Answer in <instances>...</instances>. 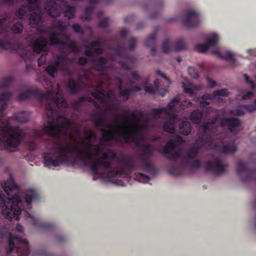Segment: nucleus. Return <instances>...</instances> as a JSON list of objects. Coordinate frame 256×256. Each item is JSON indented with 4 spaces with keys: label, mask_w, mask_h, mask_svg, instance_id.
<instances>
[{
    "label": "nucleus",
    "mask_w": 256,
    "mask_h": 256,
    "mask_svg": "<svg viewBox=\"0 0 256 256\" xmlns=\"http://www.w3.org/2000/svg\"><path fill=\"white\" fill-rule=\"evenodd\" d=\"M81 144L86 147L84 151H81L78 146L69 144L63 146L60 141L55 142L52 152H48L44 155L46 164L53 166H59L68 164L72 158L73 162H80L84 166L92 164L90 170L94 180L98 176V178H106L110 181V178L120 177L123 174V170H110L112 162L102 160V158H98L93 161L92 157L99 156L102 151L100 145L84 142H82Z\"/></svg>",
    "instance_id": "1"
},
{
    "label": "nucleus",
    "mask_w": 256,
    "mask_h": 256,
    "mask_svg": "<svg viewBox=\"0 0 256 256\" xmlns=\"http://www.w3.org/2000/svg\"><path fill=\"white\" fill-rule=\"evenodd\" d=\"M124 124L128 123V118H124ZM127 124H122L118 126H110V128L106 130L101 128L102 136L100 138V142H110L114 140L120 144L134 143L138 146H140L138 142L140 132L146 130V126L140 124L130 130L128 129Z\"/></svg>",
    "instance_id": "2"
},
{
    "label": "nucleus",
    "mask_w": 256,
    "mask_h": 256,
    "mask_svg": "<svg viewBox=\"0 0 256 256\" xmlns=\"http://www.w3.org/2000/svg\"><path fill=\"white\" fill-rule=\"evenodd\" d=\"M32 96L36 97L40 102L46 100V114L47 118L52 121H54L59 117L58 116L56 106L58 108L66 107V102L63 98L54 96L53 92L50 90L42 92L38 88L28 90L18 95V99L20 100H23Z\"/></svg>",
    "instance_id": "3"
},
{
    "label": "nucleus",
    "mask_w": 256,
    "mask_h": 256,
    "mask_svg": "<svg viewBox=\"0 0 256 256\" xmlns=\"http://www.w3.org/2000/svg\"><path fill=\"white\" fill-rule=\"evenodd\" d=\"M72 126V121L66 117H64L63 122L58 125H55L52 123L50 124L48 126H45L42 130H34V133L38 136H41L44 134H46L52 136L54 138L58 140H54L50 142L51 144H50V142H46V148L48 152H44L42 154V158L44 160V164L47 166H48L46 164V162L44 158L45 154L48 152H52V147L54 146V142L56 141H60L62 145L65 146L67 144L73 146H76V144H72L68 142H65L64 144L58 139L60 138L62 134H66L68 131Z\"/></svg>",
    "instance_id": "4"
},
{
    "label": "nucleus",
    "mask_w": 256,
    "mask_h": 256,
    "mask_svg": "<svg viewBox=\"0 0 256 256\" xmlns=\"http://www.w3.org/2000/svg\"><path fill=\"white\" fill-rule=\"evenodd\" d=\"M24 136L18 126L6 124L0 126V150L12 152L20 144Z\"/></svg>",
    "instance_id": "5"
},
{
    "label": "nucleus",
    "mask_w": 256,
    "mask_h": 256,
    "mask_svg": "<svg viewBox=\"0 0 256 256\" xmlns=\"http://www.w3.org/2000/svg\"><path fill=\"white\" fill-rule=\"evenodd\" d=\"M179 104V100L174 98L165 108H154L152 110L150 113V115L156 120L160 118V114L162 113L168 116V118L163 122L162 129L164 131L170 134H174L176 132V122L178 120V117L177 114L173 112L176 111V107Z\"/></svg>",
    "instance_id": "6"
},
{
    "label": "nucleus",
    "mask_w": 256,
    "mask_h": 256,
    "mask_svg": "<svg viewBox=\"0 0 256 256\" xmlns=\"http://www.w3.org/2000/svg\"><path fill=\"white\" fill-rule=\"evenodd\" d=\"M7 236L8 238L9 252L16 250L18 256H28L30 246L28 242L20 236H13L4 224H0V241Z\"/></svg>",
    "instance_id": "7"
},
{
    "label": "nucleus",
    "mask_w": 256,
    "mask_h": 256,
    "mask_svg": "<svg viewBox=\"0 0 256 256\" xmlns=\"http://www.w3.org/2000/svg\"><path fill=\"white\" fill-rule=\"evenodd\" d=\"M0 208H3L2 214L9 221L12 218L18 220L19 216L24 210L22 202L18 195L14 194L12 198H8L6 202L0 192Z\"/></svg>",
    "instance_id": "8"
},
{
    "label": "nucleus",
    "mask_w": 256,
    "mask_h": 256,
    "mask_svg": "<svg viewBox=\"0 0 256 256\" xmlns=\"http://www.w3.org/2000/svg\"><path fill=\"white\" fill-rule=\"evenodd\" d=\"M8 16L4 14L0 16V48L4 50H9L12 47L13 39L8 33V26L5 25L8 20Z\"/></svg>",
    "instance_id": "9"
},
{
    "label": "nucleus",
    "mask_w": 256,
    "mask_h": 256,
    "mask_svg": "<svg viewBox=\"0 0 256 256\" xmlns=\"http://www.w3.org/2000/svg\"><path fill=\"white\" fill-rule=\"evenodd\" d=\"M237 173L241 177L243 182L256 181V169L252 170L247 167L246 164L242 160L237 162Z\"/></svg>",
    "instance_id": "10"
},
{
    "label": "nucleus",
    "mask_w": 256,
    "mask_h": 256,
    "mask_svg": "<svg viewBox=\"0 0 256 256\" xmlns=\"http://www.w3.org/2000/svg\"><path fill=\"white\" fill-rule=\"evenodd\" d=\"M162 48L163 52L168 53L171 50L178 52L186 49V46L183 39L179 38L174 41H170L168 39H166L162 42Z\"/></svg>",
    "instance_id": "11"
},
{
    "label": "nucleus",
    "mask_w": 256,
    "mask_h": 256,
    "mask_svg": "<svg viewBox=\"0 0 256 256\" xmlns=\"http://www.w3.org/2000/svg\"><path fill=\"white\" fill-rule=\"evenodd\" d=\"M176 146V142L173 140H170L160 152L167 159L176 161L182 157V153L180 151L173 152Z\"/></svg>",
    "instance_id": "12"
},
{
    "label": "nucleus",
    "mask_w": 256,
    "mask_h": 256,
    "mask_svg": "<svg viewBox=\"0 0 256 256\" xmlns=\"http://www.w3.org/2000/svg\"><path fill=\"white\" fill-rule=\"evenodd\" d=\"M27 6L30 12L32 13L29 16L30 24L32 27L38 24L41 22L42 17L39 14H36L34 12L38 6V0H26Z\"/></svg>",
    "instance_id": "13"
},
{
    "label": "nucleus",
    "mask_w": 256,
    "mask_h": 256,
    "mask_svg": "<svg viewBox=\"0 0 256 256\" xmlns=\"http://www.w3.org/2000/svg\"><path fill=\"white\" fill-rule=\"evenodd\" d=\"M226 166H227L223 164L218 158H214L213 161L206 162L204 165L206 170H210L216 176L223 174Z\"/></svg>",
    "instance_id": "14"
},
{
    "label": "nucleus",
    "mask_w": 256,
    "mask_h": 256,
    "mask_svg": "<svg viewBox=\"0 0 256 256\" xmlns=\"http://www.w3.org/2000/svg\"><path fill=\"white\" fill-rule=\"evenodd\" d=\"M182 22L188 28L196 27L200 23V14L195 10H190L186 14Z\"/></svg>",
    "instance_id": "15"
},
{
    "label": "nucleus",
    "mask_w": 256,
    "mask_h": 256,
    "mask_svg": "<svg viewBox=\"0 0 256 256\" xmlns=\"http://www.w3.org/2000/svg\"><path fill=\"white\" fill-rule=\"evenodd\" d=\"M214 148L218 152L224 154H232L237 149L234 141L225 140L216 142L214 144Z\"/></svg>",
    "instance_id": "16"
},
{
    "label": "nucleus",
    "mask_w": 256,
    "mask_h": 256,
    "mask_svg": "<svg viewBox=\"0 0 256 256\" xmlns=\"http://www.w3.org/2000/svg\"><path fill=\"white\" fill-rule=\"evenodd\" d=\"M241 126V121L236 118H223L220 121L221 127H226L229 132H232L238 130Z\"/></svg>",
    "instance_id": "17"
},
{
    "label": "nucleus",
    "mask_w": 256,
    "mask_h": 256,
    "mask_svg": "<svg viewBox=\"0 0 256 256\" xmlns=\"http://www.w3.org/2000/svg\"><path fill=\"white\" fill-rule=\"evenodd\" d=\"M34 52L40 54L42 52H48L47 46L48 44L46 38L42 36L31 42Z\"/></svg>",
    "instance_id": "18"
},
{
    "label": "nucleus",
    "mask_w": 256,
    "mask_h": 256,
    "mask_svg": "<svg viewBox=\"0 0 256 256\" xmlns=\"http://www.w3.org/2000/svg\"><path fill=\"white\" fill-rule=\"evenodd\" d=\"M44 8L52 18L59 16L62 12L60 7L54 0H46Z\"/></svg>",
    "instance_id": "19"
},
{
    "label": "nucleus",
    "mask_w": 256,
    "mask_h": 256,
    "mask_svg": "<svg viewBox=\"0 0 256 256\" xmlns=\"http://www.w3.org/2000/svg\"><path fill=\"white\" fill-rule=\"evenodd\" d=\"M218 40V36L216 34H212L208 38L206 44H196L195 46V49L198 52H205L210 46H216Z\"/></svg>",
    "instance_id": "20"
},
{
    "label": "nucleus",
    "mask_w": 256,
    "mask_h": 256,
    "mask_svg": "<svg viewBox=\"0 0 256 256\" xmlns=\"http://www.w3.org/2000/svg\"><path fill=\"white\" fill-rule=\"evenodd\" d=\"M78 82L73 78L70 77L68 80V87L71 94H75L82 91L84 87V84L82 82V76L78 77Z\"/></svg>",
    "instance_id": "21"
},
{
    "label": "nucleus",
    "mask_w": 256,
    "mask_h": 256,
    "mask_svg": "<svg viewBox=\"0 0 256 256\" xmlns=\"http://www.w3.org/2000/svg\"><path fill=\"white\" fill-rule=\"evenodd\" d=\"M25 200L26 206L31 208V204L32 201L37 202L40 199V196L38 192L33 189H28L24 192L22 195Z\"/></svg>",
    "instance_id": "22"
},
{
    "label": "nucleus",
    "mask_w": 256,
    "mask_h": 256,
    "mask_svg": "<svg viewBox=\"0 0 256 256\" xmlns=\"http://www.w3.org/2000/svg\"><path fill=\"white\" fill-rule=\"evenodd\" d=\"M68 56L66 54H60L56 57L54 63L59 66V70L66 74H71L68 64Z\"/></svg>",
    "instance_id": "23"
},
{
    "label": "nucleus",
    "mask_w": 256,
    "mask_h": 256,
    "mask_svg": "<svg viewBox=\"0 0 256 256\" xmlns=\"http://www.w3.org/2000/svg\"><path fill=\"white\" fill-rule=\"evenodd\" d=\"M204 136L199 138L194 144L197 146H200V148L202 147L210 148L212 145V133L204 134Z\"/></svg>",
    "instance_id": "24"
},
{
    "label": "nucleus",
    "mask_w": 256,
    "mask_h": 256,
    "mask_svg": "<svg viewBox=\"0 0 256 256\" xmlns=\"http://www.w3.org/2000/svg\"><path fill=\"white\" fill-rule=\"evenodd\" d=\"M12 97V94L8 92L2 93L0 94V122H2L4 116V110L7 108V102Z\"/></svg>",
    "instance_id": "25"
},
{
    "label": "nucleus",
    "mask_w": 256,
    "mask_h": 256,
    "mask_svg": "<svg viewBox=\"0 0 256 256\" xmlns=\"http://www.w3.org/2000/svg\"><path fill=\"white\" fill-rule=\"evenodd\" d=\"M94 69L101 72H106L107 70L106 64L108 63V59L104 56H100L94 60Z\"/></svg>",
    "instance_id": "26"
},
{
    "label": "nucleus",
    "mask_w": 256,
    "mask_h": 256,
    "mask_svg": "<svg viewBox=\"0 0 256 256\" xmlns=\"http://www.w3.org/2000/svg\"><path fill=\"white\" fill-rule=\"evenodd\" d=\"M60 33L52 32L49 35V42L50 46L58 45L64 46L66 44V42L60 40Z\"/></svg>",
    "instance_id": "27"
},
{
    "label": "nucleus",
    "mask_w": 256,
    "mask_h": 256,
    "mask_svg": "<svg viewBox=\"0 0 256 256\" xmlns=\"http://www.w3.org/2000/svg\"><path fill=\"white\" fill-rule=\"evenodd\" d=\"M28 217L32 219V224L44 230H50L54 226L53 224H51L40 222L38 220L29 213L28 214Z\"/></svg>",
    "instance_id": "28"
},
{
    "label": "nucleus",
    "mask_w": 256,
    "mask_h": 256,
    "mask_svg": "<svg viewBox=\"0 0 256 256\" xmlns=\"http://www.w3.org/2000/svg\"><path fill=\"white\" fill-rule=\"evenodd\" d=\"M2 188L8 196H10V193L14 190H18V186L11 178L9 180H7L4 182L2 185Z\"/></svg>",
    "instance_id": "29"
},
{
    "label": "nucleus",
    "mask_w": 256,
    "mask_h": 256,
    "mask_svg": "<svg viewBox=\"0 0 256 256\" xmlns=\"http://www.w3.org/2000/svg\"><path fill=\"white\" fill-rule=\"evenodd\" d=\"M212 52L220 58L229 60L232 65L235 64L236 60L234 58V54L230 51L228 50L224 54H222L220 52L216 49L214 50Z\"/></svg>",
    "instance_id": "30"
},
{
    "label": "nucleus",
    "mask_w": 256,
    "mask_h": 256,
    "mask_svg": "<svg viewBox=\"0 0 256 256\" xmlns=\"http://www.w3.org/2000/svg\"><path fill=\"white\" fill-rule=\"evenodd\" d=\"M142 148V152L140 155L141 159H150L153 155V146L150 144H144Z\"/></svg>",
    "instance_id": "31"
},
{
    "label": "nucleus",
    "mask_w": 256,
    "mask_h": 256,
    "mask_svg": "<svg viewBox=\"0 0 256 256\" xmlns=\"http://www.w3.org/2000/svg\"><path fill=\"white\" fill-rule=\"evenodd\" d=\"M156 38V33H153L144 42V44L146 46L151 48V54L152 55H154L156 52V48L155 47Z\"/></svg>",
    "instance_id": "32"
},
{
    "label": "nucleus",
    "mask_w": 256,
    "mask_h": 256,
    "mask_svg": "<svg viewBox=\"0 0 256 256\" xmlns=\"http://www.w3.org/2000/svg\"><path fill=\"white\" fill-rule=\"evenodd\" d=\"M218 120V116H215L212 120L208 122H204L200 125V128L206 134L208 133H212L213 130L212 126L216 123Z\"/></svg>",
    "instance_id": "33"
},
{
    "label": "nucleus",
    "mask_w": 256,
    "mask_h": 256,
    "mask_svg": "<svg viewBox=\"0 0 256 256\" xmlns=\"http://www.w3.org/2000/svg\"><path fill=\"white\" fill-rule=\"evenodd\" d=\"M190 123L185 120L182 121L179 125V133L185 136L188 135L191 132Z\"/></svg>",
    "instance_id": "34"
},
{
    "label": "nucleus",
    "mask_w": 256,
    "mask_h": 256,
    "mask_svg": "<svg viewBox=\"0 0 256 256\" xmlns=\"http://www.w3.org/2000/svg\"><path fill=\"white\" fill-rule=\"evenodd\" d=\"M203 112L200 110H194L190 112V118L191 122L195 124H199L201 122Z\"/></svg>",
    "instance_id": "35"
},
{
    "label": "nucleus",
    "mask_w": 256,
    "mask_h": 256,
    "mask_svg": "<svg viewBox=\"0 0 256 256\" xmlns=\"http://www.w3.org/2000/svg\"><path fill=\"white\" fill-rule=\"evenodd\" d=\"M126 114H127L128 118H132L136 122H140L144 116V113L138 110L132 112L126 111Z\"/></svg>",
    "instance_id": "36"
},
{
    "label": "nucleus",
    "mask_w": 256,
    "mask_h": 256,
    "mask_svg": "<svg viewBox=\"0 0 256 256\" xmlns=\"http://www.w3.org/2000/svg\"><path fill=\"white\" fill-rule=\"evenodd\" d=\"M200 150V146L194 144L186 152V156L188 159H194L198 156Z\"/></svg>",
    "instance_id": "37"
},
{
    "label": "nucleus",
    "mask_w": 256,
    "mask_h": 256,
    "mask_svg": "<svg viewBox=\"0 0 256 256\" xmlns=\"http://www.w3.org/2000/svg\"><path fill=\"white\" fill-rule=\"evenodd\" d=\"M66 6V10L64 11V16L68 20H70L74 18L76 12V8L74 6H70L68 4H64Z\"/></svg>",
    "instance_id": "38"
},
{
    "label": "nucleus",
    "mask_w": 256,
    "mask_h": 256,
    "mask_svg": "<svg viewBox=\"0 0 256 256\" xmlns=\"http://www.w3.org/2000/svg\"><path fill=\"white\" fill-rule=\"evenodd\" d=\"M160 87V80L158 79H156L154 81V87L152 86H144V90L146 92L150 94H154L159 90Z\"/></svg>",
    "instance_id": "39"
},
{
    "label": "nucleus",
    "mask_w": 256,
    "mask_h": 256,
    "mask_svg": "<svg viewBox=\"0 0 256 256\" xmlns=\"http://www.w3.org/2000/svg\"><path fill=\"white\" fill-rule=\"evenodd\" d=\"M213 100L211 94H204L199 98L200 106L202 108H205L210 105V101Z\"/></svg>",
    "instance_id": "40"
},
{
    "label": "nucleus",
    "mask_w": 256,
    "mask_h": 256,
    "mask_svg": "<svg viewBox=\"0 0 256 256\" xmlns=\"http://www.w3.org/2000/svg\"><path fill=\"white\" fill-rule=\"evenodd\" d=\"M246 112L244 105L239 106L235 108L230 110L229 114L234 116H242Z\"/></svg>",
    "instance_id": "41"
},
{
    "label": "nucleus",
    "mask_w": 256,
    "mask_h": 256,
    "mask_svg": "<svg viewBox=\"0 0 256 256\" xmlns=\"http://www.w3.org/2000/svg\"><path fill=\"white\" fill-rule=\"evenodd\" d=\"M14 120L20 122H26L28 120L26 114L24 112H21L16 114L12 116Z\"/></svg>",
    "instance_id": "42"
},
{
    "label": "nucleus",
    "mask_w": 256,
    "mask_h": 256,
    "mask_svg": "<svg viewBox=\"0 0 256 256\" xmlns=\"http://www.w3.org/2000/svg\"><path fill=\"white\" fill-rule=\"evenodd\" d=\"M59 66L55 63L54 64H50L46 68V72L52 78L55 77L56 74L58 72Z\"/></svg>",
    "instance_id": "43"
},
{
    "label": "nucleus",
    "mask_w": 256,
    "mask_h": 256,
    "mask_svg": "<svg viewBox=\"0 0 256 256\" xmlns=\"http://www.w3.org/2000/svg\"><path fill=\"white\" fill-rule=\"evenodd\" d=\"M182 86L184 92L189 94H193L196 91L200 90V88L194 86L191 84H185L183 82Z\"/></svg>",
    "instance_id": "44"
},
{
    "label": "nucleus",
    "mask_w": 256,
    "mask_h": 256,
    "mask_svg": "<svg viewBox=\"0 0 256 256\" xmlns=\"http://www.w3.org/2000/svg\"><path fill=\"white\" fill-rule=\"evenodd\" d=\"M104 115L102 113L98 114L96 116L94 124L96 127L100 129L104 126Z\"/></svg>",
    "instance_id": "45"
},
{
    "label": "nucleus",
    "mask_w": 256,
    "mask_h": 256,
    "mask_svg": "<svg viewBox=\"0 0 256 256\" xmlns=\"http://www.w3.org/2000/svg\"><path fill=\"white\" fill-rule=\"evenodd\" d=\"M23 28L24 26L22 23L20 22H17L12 25L11 28V30L13 33L19 34L22 32Z\"/></svg>",
    "instance_id": "46"
},
{
    "label": "nucleus",
    "mask_w": 256,
    "mask_h": 256,
    "mask_svg": "<svg viewBox=\"0 0 256 256\" xmlns=\"http://www.w3.org/2000/svg\"><path fill=\"white\" fill-rule=\"evenodd\" d=\"M148 160L149 159H142V166L145 170L154 172L155 170V168Z\"/></svg>",
    "instance_id": "47"
},
{
    "label": "nucleus",
    "mask_w": 256,
    "mask_h": 256,
    "mask_svg": "<svg viewBox=\"0 0 256 256\" xmlns=\"http://www.w3.org/2000/svg\"><path fill=\"white\" fill-rule=\"evenodd\" d=\"M104 92L101 88V86H98L94 89V91L91 93V95L96 99L100 100L102 99V96L100 94H104Z\"/></svg>",
    "instance_id": "48"
},
{
    "label": "nucleus",
    "mask_w": 256,
    "mask_h": 256,
    "mask_svg": "<svg viewBox=\"0 0 256 256\" xmlns=\"http://www.w3.org/2000/svg\"><path fill=\"white\" fill-rule=\"evenodd\" d=\"M229 94V92L228 91L226 88H222L221 90H218L214 91L212 94H211L213 99L215 98L217 96H228Z\"/></svg>",
    "instance_id": "49"
},
{
    "label": "nucleus",
    "mask_w": 256,
    "mask_h": 256,
    "mask_svg": "<svg viewBox=\"0 0 256 256\" xmlns=\"http://www.w3.org/2000/svg\"><path fill=\"white\" fill-rule=\"evenodd\" d=\"M94 8L92 6H88L84 10V16L82 17V18L85 20H90Z\"/></svg>",
    "instance_id": "50"
},
{
    "label": "nucleus",
    "mask_w": 256,
    "mask_h": 256,
    "mask_svg": "<svg viewBox=\"0 0 256 256\" xmlns=\"http://www.w3.org/2000/svg\"><path fill=\"white\" fill-rule=\"evenodd\" d=\"M135 179L141 182L146 183L149 181L150 178L142 173H138V174L136 176Z\"/></svg>",
    "instance_id": "51"
},
{
    "label": "nucleus",
    "mask_w": 256,
    "mask_h": 256,
    "mask_svg": "<svg viewBox=\"0 0 256 256\" xmlns=\"http://www.w3.org/2000/svg\"><path fill=\"white\" fill-rule=\"evenodd\" d=\"M84 134L86 136V138L88 140H96V136L95 135L93 131L90 130H84Z\"/></svg>",
    "instance_id": "52"
},
{
    "label": "nucleus",
    "mask_w": 256,
    "mask_h": 256,
    "mask_svg": "<svg viewBox=\"0 0 256 256\" xmlns=\"http://www.w3.org/2000/svg\"><path fill=\"white\" fill-rule=\"evenodd\" d=\"M168 172L174 176H180L182 174L181 170L174 166H170L168 168Z\"/></svg>",
    "instance_id": "53"
},
{
    "label": "nucleus",
    "mask_w": 256,
    "mask_h": 256,
    "mask_svg": "<svg viewBox=\"0 0 256 256\" xmlns=\"http://www.w3.org/2000/svg\"><path fill=\"white\" fill-rule=\"evenodd\" d=\"M27 11L25 6H22L18 8L16 14L19 19H24V16H26Z\"/></svg>",
    "instance_id": "54"
},
{
    "label": "nucleus",
    "mask_w": 256,
    "mask_h": 256,
    "mask_svg": "<svg viewBox=\"0 0 256 256\" xmlns=\"http://www.w3.org/2000/svg\"><path fill=\"white\" fill-rule=\"evenodd\" d=\"M116 156V154L112 150H109L108 152H104L100 158H102V160H106L110 157L112 159H114Z\"/></svg>",
    "instance_id": "55"
},
{
    "label": "nucleus",
    "mask_w": 256,
    "mask_h": 256,
    "mask_svg": "<svg viewBox=\"0 0 256 256\" xmlns=\"http://www.w3.org/2000/svg\"><path fill=\"white\" fill-rule=\"evenodd\" d=\"M64 46H65L68 50H71L72 52H76L78 50V46L74 41L70 42L68 43L66 42V44Z\"/></svg>",
    "instance_id": "56"
},
{
    "label": "nucleus",
    "mask_w": 256,
    "mask_h": 256,
    "mask_svg": "<svg viewBox=\"0 0 256 256\" xmlns=\"http://www.w3.org/2000/svg\"><path fill=\"white\" fill-rule=\"evenodd\" d=\"M119 90V94L121 96L126 97V100L128 99L130 96L131 94L130 88L122 89H118Z\"/></svg>",
    "instance_id": "57"
},
{
    "label": "nucleus",
    "mask_w": 256,
    "mask_h": 256,
    "mask_svg": "<svg viewBox=\"0 0 256 256\" xmlns=\"http://www.w3.org/2000/svg\"><path fill=\"white\" fill-rule=\"evenodd\" d=\"M246 110L248 112H252L256 111V100L254 103L250 104L244 105Z\"/></svg>",
    "instance_id": "58"
},
{
    "label": "nucleus",
    "mask_w": 256,
    "mask_h": 256,
    "mask_svg": "<svg viewBox=\"0 0 256 256\" xmlns=\"http://www.w3.org/2000/svg\"><path fill=\"white\" fill-rule=\"evenodd\" d=\"M109 19L107 18H102L98 23V26L102 28H106L108 26Z\"/></svg>",
    "instance_id": "59"
},
{
    "label": "nucleus",
    "mask_w": 256,
    "mask_h": 256,
    "mask_svg": "<svg viewBox=\"0 0 256 256\" xmlns=\"http://www.w3.org/2000/svg\"><path fill=\"white\" fill-rule=\"evenodd\" d=\"M74 31L78 34H84V30L82 26L78 24H73L72 26Z\"/></svg>",
    "instance_id": "60"
},
{
    "label": "nucleus",
    "mask_w": 256,
    "mask_h": 256,
    "mask_svg": "<svg viewBox=\"0 0 256 256\" xmlns=\"http://www.w3.org/2000/svg\"><path fill=\"white\" fill-rule=\"evenodd\" d=\"M186 165L189 166L192 168H200L201 166V162H200V160H194L190 164L189 162H186Z\"/></svg>",
    "instance_id": "61"
},
{
    "label": "nucleus",
    "mask_w": 256,
    "mask_h": 256,
    "mask_svg": "<svg viewBox=\"0 0 256 256\" xmlns=\"http://www.w3.org/2000/svg\"><path fill=\"white\" fill-rule=\"evenodd\" d=\"M12 82V79L10 78H6L4 79L2 83L0 86V88H6L8 87Z\"/></svg>",
    "instance_id": "62"
},
{
    "label": "nucleus",
    "mask_w": 256,
    "mask_h": 256,
    "mask_svg": "<svg viewBox=\"0 0 256 256\" xmlns=\"http://www.w3.org/2000/svg\"><path fill=\"white\" fill-rule=\"evenodd\" d=\"M21 56L26 62L28 60H30L32 57V55L30 52H28L25 50L23 52Z\"/></svg>",
    "instance_id": "63"
},
{
    "label": "nucleus",
    "mask_w": 256,
    "mask_h": 256,
    "mask_svg": "<svg viewBox=\"0 0 256 256\" xmlns=\"http://www.w3.org/2000/svg\"><path fill=\"white\" fill-rule=\"evenodd\" d=\"M188 72L189 74L191 76L194 78H198L199 76L198 74L195 70L194 68H188Z\"/></svg>",
    "instance_id": "64"
}]
</instances>
